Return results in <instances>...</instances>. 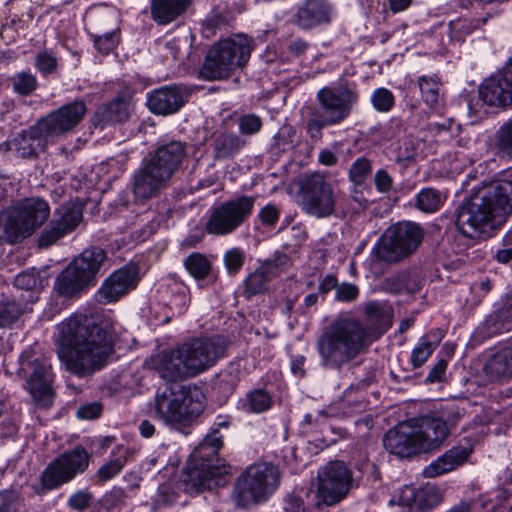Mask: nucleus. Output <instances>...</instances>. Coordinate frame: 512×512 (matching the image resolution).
I'll list each match as a JSON object with an SVG mask.
<instances>
[{
    "mask_svg": "<svg viewBox=\"0 0 512 512\" xmlns=\"http://www.w3.org/2000/svg\"><path fill=\"white\" fill-rule=\"evenodd\" d=\"M56 343L60 362L80 377L102 369L113 352L109 323L85 314H74L61 322Z\"/></svg>",
    "mask_w": 512,
    "mask_h": 512,
    "instance_id": "f257e3e1",
    "label": "nucleus"
},
{
    "mask_svg": "<svg viewBox=\"0 0 512 512\" xmlns=\"http://www.w3.org/2000/svg\"><path fill=\"white\" fill-rule=\"evenodd\" d=\"M416 207L425 213H434L442 206L444 202L443 194L430 187L420 190L415 198Z\"/></svg>",
    "mask_w": 512,
    "mask_h": 512,
    "instance_id": "58836bf2",
    "label": "nucleus"
},
{
    "mask_svg": "<svg viewBox=\"0 0 512 512\" xmlns=\"http://www.w3.org/2000/svg\"><path fill=\"white\" fill-rule=\"evenodd\" d=\"M18 500V495L14 491L0 492V512H11Z\"/></svg>",
    "mask_w": 512,
    "mask_h": 512,
    "instance_id": "69168bd1",
    "label": "nucleus"
},
{
    "mask_svg": "<svg viewBox=\"0 0 512 512\" xmlns=\"http://www.w3.org/2000/svg\"><path fill=\"white\" fill-rule=\"evenodd\" d=\"M512 205V169L482 185L457 210L456 227L466 237L478 239L488 234L495 216Z\"/></svg>",
    "mask_w": 512,
    "mask_h": 512,
    "instance_id": "f03ea898",
    "label": "nucleus"
},
{
    "mask_svg": "<svg viewBox=\"0 0 512 512\" xmlns=\"http://www.w3.org/2000/svg\"><path fill=\"white\" fill-rule=\"evenodd\" d=\"M21 369L27 375V389L33 399L42 407L53 402V373L50 362L42 356H33L29 351L22 353Z\"/></svg>",
    "mask_w": 512,
    "mask_h": 512,
    "instance_id": "a211bd4d",
    "label": "nucleus"
},
{
    "mask_svg": "<svg viewBox=\"0 0 512 512\" xmlns=\"http://www.w3.org/2000/svg\"><path fill=\"white\" fill-rule=\"evenodd\" d=\"M319 108L314 112L325 119L330 125H338L347 119L353 106L358 101V95L347 87H324L317 92Z\"/></svg>",
    "mask_w": 512,
    "mask_h": 512,
    "instance_id": "412c9836",
    "label": "nucleus"
},
{
    "mask_svg": "<svg viewBox=\"0 0 512 512\" xmlns=\"http://www.w3.org/2000/svg\"><path fill=\"white\" fill-rule=\"evenodd\" d=\"M139 281V271L136 265H126L113 272L101 285L97 292L98 301L108 304L118 301L131 290Z\"/></svg>",
    "mask_w": 512,
    "mask_h": 512,
    "instance_id": "b1692460",
    "label": "nucleus"
},
{
    "mask_svg": "<svg viewBox=\"0 0 512 512\" xmlns=\"http://www.w3.org/2000/svg\"><path fill=\"white\" fill-rule=\"evenodd\" d=\"M493 149L500 157L512 158V119L495 133Z\"/></svg>",
    "mask_w": 512,
    "mask_h": 512,
    "instance_id": "a19ab883",
    "label": "nucleus"
},
{
    "mask_svg": "<svg viewBox=\"0 0 512 512\" xmlns=\"http://www.w3.org/2000/svg\"><path fill=\"white\" fill-rule=\"evenodd\" d=\"M190 0H153L151 14L159 24H168L182 14Z\"/></svg>",
    "mask_w": 512,
    "mask_h": 512,
    "instance_id": "c9c22d12",
    "label": "nucleus"
},
{
    "mask_svg": "<svg viewBox=\"0 0 512 512\" xmlns=\"http://www.w3.org/2000/svg\"><path fill=\"white\" fill-rule=\"evenodd\" d=\"M102 407L99 403H90L82 405L77 410V417L86 420H92L100 416Z\"/></svg>",
    "mask_w": 512,
    "mask_h": 512,
    "instance_id": "e2e57ef3",
    "label": "nucleus"
},
{
    "mask_svg": "<svg viewBox=\"0 0 512 512\" xmlns=\"http://www.w3.org/2000/svg\"><path fill=\"white\" fill-rule=\"evenodd\" d=\"M374 182L380 193H387L393 187L392 177L383 169H380L375 173Z\"/></svg>",
    "mask_w": 512,
    "mask_h": 512,
    "instance_id": "680f3d73",
    "label": "nucleus"
},
{
    "mask_svg": "<svg viewBox=\"0 0 512 512\" xmlns=\"http://www.w3.org/2000/svg\"><path fill=\"white\" fill-rule=\"evenodd\" d=\"M279 470L271 463H258L247 468L238 478L233 498L237 506L248 508L266 502L279 486Z\"/></svg>",
    "mask_w": 512,
    "mask_h": 512,
    "instance_id": "9b49d317",
    "label": "nucleus"
},
{
    "mask_svg": "<svg viewBox=\"0 0 512 512\" xmlns=\"http://www.w3.org/2000/svg\"><path fill=\"white\" fill-rule=\"evenodd\" d=\"M215 159H228L245 146V140L226 130H218L212 136L211 143Z\"/></svg>",
    "mask_w": 512,
    "mask_h": 512,
    "instance_id": "72a5a7b5",
    "label": "nucleus"
},
{
    "mask_svg": "<svg viewBox=\"0 0 512 512\" xmlns=\"http://www.w3.org/2000/svg\"><path fill=\"white\" fill-rule=\"evenodd\" d=\"M129 117L127 104L120 99L100 106L94 117V124L104 126L110 123L124 122Z\"/></svg>",
    "mask_w": 512,
    "mask_h": 512,
    "instance_id": "4c0bfd02",
    "label": "nucleus"
},
{
    "mask_svg": "<svg viewBox=\"0 0 512 512\" xmlns=\"http://www.w3.org/2000/svg\"><path fill=\"white\" fill-rule=\"evenodd\" d=\"M478 92L488 106L501 107L512 103V59L502 73L485 79Z\"/></svg>",
    "mask_w": 512,
    "mask_h": 512,
    "instance_id": "393cba45",
    "label": "nucleus"
},
{
    "mask_svg": "<svg viewBox=\"0 0 512 512\" xmlns=\"http://www.w3.org/2000/svg\"><path fill=\"white\" fill-rule=\"evenodd\" d=\"M42 280L35 269L23 271L15 277V286L23 290H38L42 288Z\"/></svg>",
    "mask_w": 512,
    "mask_h": 512,
    "instance_id": "09e8293b",
    "label": "nucleus"
},
{
    "mask_svg": "<svg viewBox=\"0 0 512 512\" xmlns=\"http://www.w3.org/2000/svg\"><path fill=\"white\" fill-rule=\"evenodd\" d=\"M372 171L371 161L365 157L357 158L349 169V179L355 185L365 183Z\"/></svg>",
    "mask_w": 512,
    "mask_h": 512,
    "instance_id": "49530a36",
    "label": "nucleus"
},
{
    "mask_svg": "<svg viewBox=\"0 0 512 512\" xmlns=\"http://www.w3.org/2000/svg\"><path fill=\"white\" fill-rule=\"evenodd\" d=\"M107 260L99 247L85 249L57 277L55 288L61 295L73 296L95 284L97 274Z\"/></svg>",
    "mask_w": 512,
    "mask_h": 512,
    "instance_id": "ddd939ff",
    "label": "nucleus"
},
{
    "mask_svg": "<svg viewBox=\"0 0 512 512\" xmlns=\"http://www.w3.org/2000/svg\"><path fill=\"white\" fill-rule=\"evenodd\" d=\"M370 343L369 330L360 320L340 315L322 330L316 340L319 364L339 371L365 353Z\"/></svg>",
    "mask_w": 512,
    "mask_h": 512,
    "instance_id": "7ed1b4c3",
    "label": "nucleus"
},
{
    "mask_svg": "<svg viewBox=\"0 0 512 512\" xmlns=\"http://www.w3.org/2000/svg\"><path fill=\"white\" fill-rule=\"evenodd\" d=\"M171 179L143 158L140 166L130 178V188L134 200L144 203L165 190Z\"/></svg>",
    "mask_w": 512,
    "mask_h": 512,
    "instance_id": "4be33fe9",
    "label": "nucleus"
},
{
    "mask_svg": "<svg viewBox=\"0 0 512 512\" xmlns=\"http://www.w3.org/2000/svg\"><path fill=\"white\" fill-rule=\"evenodd\" d=\"M359 295V289L351 283H341L336 287L335 299L340 302H351Z\"/></svg>",
    "mask_w": 512,
    "mask_h": 512,
    "instance_id": "4d7b16f0",
    "label": "nucleus"
},
{
    "mask_svg": "<svg viewBox=\"0 0 512 512\" xmlns=\"http://www.w3.org/2000/svg\"><path fill=\"white\" fill-rule=\"evenodd\" d=\"M254 203V197L242 196L212 208L205 225L206 231L217 236L234 232L251 215Z\"/></svg>",
    "mask_w": 512,
    "mask_h": 512,
    "instance_id": "f3484780",
    "label": "nucleus"
},
{
    "mask_svg": "<svg viewBox=\"0 0 512 512\" xmlns=\"http://www.w3.org/2000/svg\"><path fill=\"white\" fill-rule=\"evenodd\" d=\"M448 436V425L444 419L426 415L389 430L383 438V445L391 454L410 458L438 450Z\"/></svg>",
    "mask_w": 512,
    "mask_h": 512,
    "instance_id": "39448f33",
    "label": "nucleus"
},
{
    "mask_svg": "<svg viewBox=\"0 0 512 512\" xmlns=\"http://www.w3.org/2000/svg\"><path fill=\"white\" fill-rule=\"evenodd\" d=\"M331 126L325 119L313 111L311 118L307 122V132L312 139L318 140L322 136V129Z\"/></svg>",
    "mask_w": 512,
    "mask_h": 512,
    "instance_id": "13d9d810",
    "label": "nucleus"
},
{
    "mask_svg": "<svg viewBox=\"0 0 512 512\" xmlns=\"http://www.w3.org/2000/svg\"><path fill=\"white\" fill-rule=\"evenodd\" d=\"M92 494L84 489L73 493L68 499V506L74 510L82 511L90 506Z\"/></svg>",
    "mask_w": 512,
    "mask_h": 512,
    "instance_id": "6e6d98bb",
    "label": "nucleus"
},
{
    "mask_svg": "<svg viewBox=\"0 0 512 512\" xmlns=\"http://www.w3.org/2000/svg\"><path fill=\"white\" fill-rule=\"evenodd\" d=\"M438 418L444 419L445 423L448 425V434L450 433V429L455 427L459 420L462 417L460 410L454 405H448L444 407L440 411V416Z\"/></svg>",
    "mask_w": 512,
    "mask_h": 512,
    "instance_id": "bf43d9fd",
    "label": "nucleus"
},
{
    "mask_svg": "<svg viewBox=\"0 0 512 512\" xmlns=\"http://www.w3.org/2000/svg\"><path fill=\"white\" fill-rule=\"evenodd\" d=\"M82 220V210L78 205H64L56 210L54 218L46 225L37 239L39 248L56 244L71 233Z\"/></svg>",
    "mask_w": 512,
    "mask_h": 512,
    "instance_id": "5701e85b",
    "label": "nucleus"
},
{
    "mask_svg": "<svg viewBox=\"0 0 512 512\" xmlns=\"http://www.w3.org/2000/svg\"><path fill=\"white\" fill-rule=\"evenodd\" d=\"M34 65L42 75H48L57 70L58 59L52 52L43 50L36 55Z\"/></svg>",
    "mask_w": 512,
    "mask_h": 512,
    "instance_id": "8fccbe9b",
    "label": "nucleus"
},
{
    "mask_svg": "<svg viewBox=\"0 0 512 512\" xmlns=\"http://www.w3.org/2000/svg\"><path fill=\"white\" fill-rule=\"evenodd\" d=\"M184 266L195 279L205 278L211 269L210 261L202 254L192 253L184 260Z\"/></svg>",
    "mask_w": 512,
    "mask_h": 512,
    "instance_id": "c03bdc74",
    "label": "nucleus"
},
{
    "mask_svg": "<svg viewBox=\"0 0 512 512\" xmlns=\"http://www.w3.org/2000/svg\"><path fill=\"white\" fill-rule=\"evenodd\" d=\"M401 501L403 505L415 506L420 511L427 512L442 503L443 496L433 485H426L417 490L412 486H406L402 491Z\"/></svg>",
    "mask_w": 512,
    "mask_h": 512,
    "instance_id": "7c9ffc66",
    "label": "nucleus"
},
{
    "mask_svg": "<svg viewBox=\"0 0 512 512\" xmlns=\"http://www.w3.org/2000/svg\"><path fill=\"white\" fill-rule=\"evenodd\" d=\"M471 449L463 446L452 447L423 469L427 478H436L456 470L467 462Z\"/></svg>",
    "mask_w": 512,
    "mask_h": 512,
    "instance_id": "c756f323",
    "label": "nucleus"
},
{
    "mask_svg": "<svg viewBox=\"0 0 512 512\" xmlns=\"http://www.w3.org/2000/svg\"><path fill=\"white\" fill-rule=\"evenodd\" d=\"M90 455L83 446H76L55 457L43 470L40 480L47 490H54L71 482L86 471Z\"/></svg>",
    "mask_w": 512,
    "mask_h": 512,
    "instance_id": "dca6fc26",
    "label": "nucleus"
},
{
    "mask_svg": "<svg viewBox=\"0 0 512 512\" xmlns=\"http://www.w3.org/2000/svg\"><path fill=\"white\" fill-rule=\"evenodd\" d=\"M222 445V435L218 430H213L191 453L179 480L180 488L185 493L196 495L227 484V467L224 460L217 456Z\"/></svg>",
    "mask_w": 512,
    "mask_h": 512,
    "instance_id": "0eeeda50",
    "label": "nucleus"
},
{
    "mask_svg": "<svg viewBox=\"0 0 512 512\" xmlns=\"http://www.w3.org/2000/svg\"><path fill=\"white\" fill-rule=\"evenodd\" d=\"M224 347L208 338H194L151 356L148 366L168 381L194 377L223 356Z\"/></svg>",
    "mask_w": 512,
    "mask_h": 512,
    "instance_id": "20e7f679",
    "label": "nucleus"
},
{
    "mask_svg": "<svg viewBox=\"0 0 512 512\" xmlns=\"http://www.w3.org/2000/svg\"><path fill=\"white\" fill-rule=\"evenodd\" d=\"M162 299L172 312V316L184 314L190 303L187 286L179 281L170 280L162 290Z\"/></svg>",
    "mask_w": 512,
    "mask_h": 512,
    "instance_id": "473e14b6",
    "label": "nucleus"
},
{
    "mask_svg": "<svg viewBox=\"0 0 512 512\" xmlns=\"http://www.w3.org/2000/svg\"><path fill=\"white\" fill-rule=\"evenodd\" d=\"M442 337L443 332L440 329H433L419 339L411 352L410 363L413 368L421 367L429 359Z\"/></svg>",
    "mask_w": 512,
    "mask_h": 512,
    "instance_id": "f704fd0d",
    "label": "nucleus"
},
{
    "mask_svg": "<svg viewBox=\"0 0 512 512\" xmlns=\"http://www.w3.org/2000/svg\"><path fill=\"white\" fill-rule=\"evenodd\" d=\"M495 258L498 262L503 264L512 260V232H509L504 236L503 248L496 252Z\"/></svg>",
    "mask_w": 512,
    "mask_h": 512,
    "instance_id": "052dcab7",
    "label": "nucleus"
},
{
    "mask_svg": "<svg viewBox=\"0 0 512 512\" xmlns=\"http://www.w3.org/2000/svg\"><path fill=\"white\" fill-rule=\"evenodd\" d=\"M21 307L14 301L0 303V327L9 326L21 315Z\"/></svg>",
    "mask_w": 512,
    "mask_h": 512,
    "instance_id": "603ef678",
    "label": "nucleus"
},
{
    "mask_svg": "<svg viewBox=\"0 0 512 512\" xmlns=\"http://www.w3.org/2000/svg\"><path fill=\"white\" fill-rule=\"evenodd\" d=\"M185 157V143L179 140H170L159 144L144 159L171 179L180 168Z\"/></svg>",
    "mask_w": 512,
    "mask_h": 512,
    "instance_id": "a878e982",
    "label": "nucleus"
},
{
    "mask_svg": "<svg viewBox=\"0 0 512 512\" xmlns=\"http://www.w3.org/2000/svg\"><path fill=\"white\" fill-rule=\"evenodd\" d=\"M251 51V42L245 35L220 40L209 49L200 74L206 80L227 78L247 64Z\"/></svg>",
    "mask_w": 512,
    "mask_h": 512,
    "instance_id": "9d476101",
    "label": "nucleus"
},
{
    "mask_svg": "<svg viewBox=\"0 0 512 512\" xmlns=\"http://www.w3.org/2000/svg\"><path fill=\"white\" fill-rule=\"evenodd\" d=\"M365 314L371 326L375 327L377 337L383 334L392 324V309L385 302H368L365 306Z\"/></svg>",
    "mask_w": 512,
    "mask_h": 512,
    "instance_id": "e433bc0d",
    "label": "nucleus"
},
{
    "mask_svg": "<svg viewBox=\"0 0 512 512\" xmlns=\"http://www.w3.org/2000/svg\"><path fill=\"white\" fill-rule=\"evenodd\" d=\"M259 218L264 225L272 226L279 219V209L273 204H268L260 210Z\"/></svg>",
    "mask_w": 512,
    "mask_h": 512,
    "instance_id": "0e129e2a",
    "label": "nucleus"
},
{
    "mask_svg": "<svg viewBox=\"0 0 512 512\" xmlns=\"http://www.w3.org/2000/svg\"><path fill=\"white\" fill-rule=\"evenodd\" d=\"M271 404V395L263 389H256L247 393L241 401V408L247 412L262 413L267 411Z\"/></svg>",
    "mask_w": 512,
    "mask_h": 512,
    "instance_id": "ea45409f",
    "label": "nucleus"
},
{
    "mask_svg": "<svg viewBox=\"0 0 512 512\" xmlns=\"http://www.w3.org/2000/svg\"><path fill=\"white\" fill-rule=\"evenodd\" d=\"M90 455L83 446H76L55 457L43 470L40 480L47 490H54L71 482L86 471Z\"/></svg>",
    "mask_w": 512,
    "mask_h": 512,
    "instance_id": "2eb2a0df",
    "label": "nucleus"
},
{
    "mask_svg": "<svg viewBox=\"0 0 512 512\" xmlns=\"http://www.w3.org/2000/svg\"><path fill=\"white\" fill-rule=\"evenodd\" d=\"M203 396L197 391H186L175 384L158 387L150 403L151 414L164 425L183 430L203 412Z\"/></svg>",
    "mask_w": 512,
    "mask_h": 512,
    "instance_id": "6e6552de",
    "label": "nucleus"
},
{
    "mask_svg": "<svg viewBox=\"0 0 512 512\" xmlns=\"http://www.w3.org/2000/svg\"><path fill=\"white\" fill-rule=\"evenodd\" d=\"M353 486L351 471L341 461L327 464L318 473L317 505L333 506L348 495Z\"/></svg>",
    "mask_w": 512,
    "mask_h": 512,
    "instance_id": "6ab92c4d",
    "label": "nucleus"
},
{
    "mask_svg": "<svg viewBox=\"0 0 512 512\" xmlns=\"http://www.w3.org/2000/svg\"><path fill=\"white\" fill-rule=\"evenodd\" d=\"M97 20L109 25L107 27H100L98 21H94L91 27L87 28L88 33L93 39L96 50L102 54H109L116 48L120 39L116 13H104Z\"/></svg>",
    "mask_w": 512,
    "mask_h": 512,
    "instance_id": "cd10ccee",
    "label": "nucleus"
},
{
    "mask_svg": "<svg viewBox=\"0 0 512 512\" xmlns=\"http://www.w3.org/2000/svg\"><path fill=\"white\" fill-rule=\"evenodd\" d=\"M244 260L245 254L239 248H232L224 254V264L230 275H235L239 272Z\"/></svg>",
    "mask_w": 512,
    "mask_h": 512,
    "instance_id": "3c124183",
    "label": "nucleus"
},
{
    "mask_svg": "<svg viewBox=\"0 0 512 512\" xmlns=\"http://www.w3.org/2000/svg\"><path fill=\"white\" fill-rule=\"evenodd\" d=\"M303 209L316 217H326L334 212L335 196L332 185L319 172L307 175L301 184Z\"/></svg>",
    "mask_w": 512,
    "mask_h": 512,
    "instance_id": "aec40b11",
    "label": "nucleus"
},
{
    "mask_svg": "<svg viewBox=\"0 0 512 512\" xmlns=\"http://www.w3.org/2000/svg\"><path fill=\"white\" fill-rule=\"evenodd\" d=\"M124 466V460L121 458L113 459L104 465H102L96 474V477L99 481L105 482L112 478H114L116 475L120 473Z\"/></svg>",
    "mask_w": 512,
    "mask_h": 512,
    "instance_id": "864d4df0",
    "label": "nucleus"
},
{
    "mask_svg": "<svg viewBox=\"0 0 512 512\" xmlns=\"http://www.w3.org/2000/svg\"><path fill=\"white\" fill-rule=\"evenodd\" d=\"M262 126L261 119L254 114H246L239 118L238 128L243 135H253L260 131Z\"/></svg>",
    "mask_w": 512,
    "mask_h": 512,
    "instance_id": "5fc2aeb1",
    "label": "nucleus"
},
{
    "mask_svg": "<svg viewBox=\"0 0 512 512\" xmlns=\"http://www.w3.org/2000/svg\"><path fill=\"white\" fill-rule=\"evenodd\" d=\"M447 368V362L444 359H440L436 362V364L433 366V368L430 370L429 374L427 375V381L433 383L440 381L446 371Z\"/></svg>",
    "mask_w": 512,
    "mask_h": 512,
    "instance_id": "774afa93",
    "label": "nucleus"
},
{
    "mask_svg": "<svg viewBox=\"0 0 512 512\" xmlns=\"http://www.w3.org/2000/svg\"><path fill=\"white\" fill-rule=\"evenodd\" d=\"M418 87L424 102L431 108L439 103L441 83L436 77L421 76L418 79Z\"/></svg>",
    "mask_w": 512,
    "mask_h": 512,
    "instance_id": "79ce46f5",
    "label": "nucleus"
},
{
    "mask_svg": "<svg viewBox=\"0 0 512 512\" xmlns=\"http://www.w3.org/2000/svg\"><path fill=\"white\" fill-rule=\"evenodd\" d=\"M371 104L377 112L388 113L395 105L394 94L385 87H379L371 94Z\"/></svg>",
    "mask_w": 512,
    "mask_h": 512,
    "instance_id": "a18cd8bd",
    "label": "nucleus"
},
{
    "mask_svg": "<svg viewBox=\"0 0 512 512\" xmlns=\"http://www.w3.org/2000/svg\"><path fill=\"white\" fill-rule=\"evenodd\" d=\"M90 455L83 446H76L55 457L43 470L40 480L47 490H54L71 482L86 471Z\"/></svg>",
    "mask_w": 512,
    "mask_h": 512,
    "instance_id": "4468645a",
    "label": "nucleus"
},
{
    "mask_svg": "<svg viewBox=\"0 0 512 512\" xmlns=\"http://www.w3.org/2000/svg\"><path fill=\"white\" fill-rule=\"evenodd\" d=\"M146 104L152 113L168 115L177 112L184 105V98L178 87L164 86L149 93Z\"/></svg>",
    "mask_w": 512,
    "mask_h": 512,
    "instance_id": "c85d7f7f",
    "label": "nucleus"
},
{
    "mask_svg": "<svg viewBox=\"0 0 512 512\" xmlns=\"http://www.w3.org/2000/svg\"><path fill=\"white\" fill-rule=\"evenodd\" d=\"M407 276L405 274H400L386 280V288L394 293H400L404 290H408V287L405 284Z\"/></svg>",
    "mask_w": 512,
    "mask_h": 512,
    "instance_id": "338daca9",
    "label": "nucleus"
},
{
    "mask_svg": "<svg viewBox=\"0 0 512 512\" xmlns=\"http://www.w3.org/2000/svg\"><path fill=\"white\" fill-rule=\"evenodd\" d=\"M10 83L13 92L24 97L31 95L38 87V80L30 71L15 73L10 78Z\"/></svg>",
    "mask_w": 512,
    "mask_h": 512,
    "instance_id": "37998d69",
    "label": "nucleus"
},
{
    "mask_svg": "<svg viewBox=\"0 0 512 512\" xmlns=\"http://www.w3.org/2000/svg\"><path fill=\"white\" fill-rule=\"evenodd\" d=\"M491 381H507L512 378V343L493 354L484 366Z\"/></svg>",
    "mask_w": 512,
    "mask_h": 512,
    "instance_id": "2f4dec72",
    "label": "nucleus"
},
{
    "mask_svg": "<svg viewBox=\"0 0 512 512\" xmlns=\"http://www.w3.org/2000/svg\"><path fill=\"white\" fill-rule=\"evenodd\" d=\"M49 217L47 201L38 197L23 199L0 213V241L20 243L32 236Z\"/></svg>",
    "mask_w": 512,
    "mask_h": 512,
    "instance_id": "1a4fd4ad",
    "label": "nucleus"
},
{
    "mask_svg": "<svg viewBox=\"0 0 512 512\" xmlns=\"http://www.w3.org/2000/svg\"><path fill=\"white\" fill-rule=\"evenodd\" d=\"M422 228L414 222H399L386 229L372 249V256L394 264L411 256L423 240Z\"/></svg>",
    "mask_w": 512,
    "mask_h": 512,
    "instance_id": "f8f14e48",
    "label": "nucleus"
},
{
    "mask_svg": "<svg viewBox=\"0 0 512 512\" xmlns=\"http://www.w3.org/2000/svg\"><path fill=\"white\" fill-rule=\"evenodd\" d=\"M333 17V8L328 0H305L294 15V23L302 30H311L327 25Z\"/></svg>",
    "mask_w": 512,
    "mask_h": 512,
    "instance_id": "bb28decb",
    "label": "nucleus"
},
{
    "mask_svg": "<svg viewBox=\"0 0 512 512\" xmlns=\"http://www.w3.org/2000/svg\"><path fill=\"white\" fill-rule=\"evenodd\" d=\"M85 113L86 105L81 100L63 105L17 134L8 142L9 150L22 158L36 157L49 140L60 137L77 126Z\"/></svg>",
    "mask_w": 512,
    "mask_h": 512,
    "instance_id": "423d86ee",
    "label": "nucleus"
},
{
    "mask_svg": "<svg viewBox=\"0 0 512 512\" xmlns=\"http://www.w3.org/2000/svg\"><path fill=\"white\" fill-rule=\"evenodd\" d=\"M268 281V268L260 267L251 273L245 280V292L250 295L262 293Z\"/></svg>",
    "mask_w": 512,
    "mask_h": 512,
    "instance_id": "de8ad7c7",
    "label": "nucleus"
}]
</instances>
